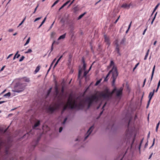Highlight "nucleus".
Returning <instances> with one entry per match:
<instances>
[{"instance_id":"1","label":"nucleus","mask_w":160,"mask_h":160,"mask_svg":"<svg viewBox=\"0 0 160 160\" xmlns=\"http://www.w3.org/2000/svg\"><path fill=\"white\" fill-rule=\"evenodd\" d=\"M111 72H112V86L114 87V88L111 92H110L108 88H106L103 92H102L100 93V96L104 99H109L112 97V94L115 91H116L117 90L116 88L115 87V83L116 81V79L118 75V73L116 67L114 66L112 69L109 71V72L104 79V81H107L108 80V78Z\"/></svg>"},{"instance_id":"2","label":"nucleus","mask_w":160,"mask_h":160,"mask_svg":"<svg viewBox=\"0 0 160 160\" xmlns=\"http://www.w3.org/2000/svg\"><path fill=\"white\" fill-rule=\"evenodd\" d=\"M81 104V103H80L78 105L76 103L75 100H73L72 97L70 96L69 97L67 103L64 105L61 113L62 114L63 113L68 107L71 109L75 108L80 106Z\"/></svg>"},{"instance_id":"3","label":"nucleus","mask_w":160,"mask_h":160,"mask_svg":"<svg viewBox=\"0 0 160 160\" xmlns=\"http://www.w3.org/2000/svg\"><path fill=\"white\" fill-rule=\"evenodd\" d=\"M26 85L20 82L17 83L15 87L14 90H12L14 92L19 93L22 92L25 89Z\"/></svg>"},{"instance_id":"4","label":"nucleus","mask_w":160,"mask_h":160,"mask_svg":"<svg viewBox=\"0 0 160 160\" xmlns=\"http://www.w3.org/2000/svg\"><path fill=\"white\" fill-rule=\"evenodd\" d=\"M97 99V97L96 95H93L91 97L87 98L85 101L88 104V108H89L93 102L95 100Z\"/></svg>"},{"instance_id":"5","label":"nucleus","mask_w":160,"mask_h":160,"mask_svg":"<svg viewBox=\"0 0 160 160\" xmlns=\"http://www.w3.org/2000/svg\"><path fill=\"white\" fill-rule=\"evenodd\" d=\"M94 128V125L91 126L89 128V129L87 131V133L86 134V136L85 137L84 139L83 140L84 141H85V140H86L87 139V138L92 133Z\"/></svg>"},{"instance_id":"6","label":"nucleus","mask_w":160,"mask_h":160,"mask_svg":"<svg viewBox=\"0 0 160 160\" xmlns=\"http://www.w3.org/2000/svg\"><path fill=\"white\" fill-rule=\"evenodd\" d=\"M123 89L121 88L119 89L116 91V96L119 97H120L122 94V91Z\"/></svg>"},{"instance_id":"7","label":"nucleus","mask_w":160,"mask_h":160,"mask_svg":"<svg viewBox=\"0 0 160 160\" xmlns=\"http://www.w3.org/2000/svg\"><path fill=\"white\" fill-rule=\"evenodd\" d=\"M115 45H116L115 48V51L117 52L119 55H120L121 54L119 52V45L117 42H116L115 43Z\"/></svg>"},{"instance_id":"8","label":"nucleus","mask_w":160,"mask_h":160,"mask_svg":"<svg viewBox=\"0 0 160 160\" xmlns=\"http://www.w3.org/2000/svg\"><path fill=\"white\" fill-rule=\"evenodd\" d=\"M105 42L106 43V44L108 45H110V42L109 38L107 37L106 36H104Z\"/></svg>"},{"instance_id":"9","label":"nucleus","mask_w":160,"mask_h":160,"mask_svg":"<svg viewBox=\"0 0 160 160\" xmlns=\"http://www.w3.org/2000/svg\"><path fill=\"white\" fill-rule=\"evenodd\" d=\"M73 12L74 13H76L79 10V7L78 5H77L73 8Z\"/></svg>"},{"instance_id":"10","label":"nucleus","mask_w":160,"mask_h":160,"mask_svg":"<svg viewBox=\"0 0 160 160\" xmlns=\"http://www.w3.org/2000/svg\"><path fill=\"white\" fill-rule=\"evenodd\" d=\"M82 72V69H81L79 70L78 72V79L80 80L82 78H81V76Z\"/></svg>"},{"instance_id":"11","label":"nucleus","mask_w":160,"mask_h":160,"mask_svg":"<svg viewBox=\"0 0 160 160\" xmlns=\"http://www.w3.org/2000/svg\"><path fill=\"white\" fill-rule=\"evenodd\" d=\"M70 0H69L68 1H67L65 3H64L59 9V10L60 11L61 9H62L65 6L67 5L70 2Z\"/></svg>"},{"instance_id":"12","label":"nucleus","mask_w":160,"mask_h":160,"mask_svg":"<svg viewBox=\"0 0 160 160\" xmlns=\"http://www.w3.org/2000/svg\"><path fill=\"white\" fill-rule=\"evenodd\" d=\"M121 7L128 9H129V7L128 6V5L126 3L123 4L122 5Z\"/></svg>"},{"instance_id":"13","label":"nucleus","mask_w":160,"mask_h":160,"mask_svg":"<svg viewBox=\"0 0 160 160\" xmlns=\"http://www.w3.org/2000/svg\"><path fill=\"white\" fill-rule=\"evenodd\" d=\"M40 124V121H38L36 123L33 127L32 128L33 129H35V128L38 126Z\"/></svg>"},{"instance_id":"14","label":"nucleus","mask_w":160,"mask_h":160,"mask_svg":"<svg viewBox=\"0 0 160 160\" xmlns=\"http://www.w3.org/2000/svg\"><path fill=\"white\" fill-rule=\"evenodd\" d=\"M126 39L125 37H123V38L122 39L120 43L121 44L125 45V42H126Z\"/></svg>"},{"instance_id":"15","label":"nucleus","mask_w":160,"mask_h":160,"mask_svg":"<svg viewBox=\"0 0 160 160\" xmlns=\"http://www.w3.org/2000/svg\"><path fill=\"white\" fill-rule=\"evenodd\" d=\"M66 33L60 36L59 38L58 39V40H59L61 39H63L65 37Z\"/></svg>"},{"instance_id":"16","label":"nucleus","mask_w":160,"mask_h":160,"mask_svg":"<svg viewBox=\"0 0 160 160\" xmlns=\"http://www.w3.org/2000/svg\"><path fill=\"white\" fill-rule=\"evenodd\" d=\"M62 55L58 59V60H57V62H56L54 66V67H53V68H54L57 65V64L58 63V62H59V61L62 58Z\"/></svg>"},{"instance_id":"17","label":"nucleus","mask_w":160,"mask_h":160,"mask_svg":"<svg viewBox=\"0 0 160 160\" xmlns=\"http://www.w3.org/2000/svg\"><path fill=\"white\" fill-rule=\"evenodd\" d=\"M40 68V66L39 65H38L36 68L35 71H34V72L35 73L38 72Z\"/></svg>"},{"instance_id":"18","label":"nucleus","mask_w":160,"mask_h":160,"mask_svg":"<svg viewBox=\"0 0 160 160\" xmlns=\"http://www.w3.org/2000/svg\"><path fill=\"white\" fill-rule=\"evenodd\" d=\"M153 95H154L153 92H150V93H149V96H148V98H150V99H151L152 97H153Z\"/></svg>"},{"instance_id":"19","label":"nucleus","mask_w":160,"mask_h":160,"mask_svg":"<svg viewBox=\"0 0 160 160\" xmlns=\"http://www.w3.org/2000/svg\"><path fill=\"white\" fill-rule=\"evenodd\" d=\"M46 18H47V17H46L44 20H43V21H42V22L41 24L39 26V27H38V28H40V27H41L43 25V24L44 23V22H45L46 19Z\"/></svg>"},{"instance_id":"20","label":"nucleus","mask_w":160,"mask_h":160,"mask_svg":"<svg viewBox=\"0 0 160 160\" xmlns=\"http://www.w3.org/2000/svg\"><path fill=\"white\" fill-rule=\"evenodd\" d=\"M86 12H84L83 13L80 15L78 18V20H79L81 19L86 14Z\"/></svg>"},{"instance_id":"21","label":"nucleus","mask_w":160,"mask_h":160,"mask_svg":"<svg viewBox=\"0 0 160 160\" xmlns=\"http://www.w3.org/2000/svg\"><path fill=\"white\" fill-rule=\"evenodd\" d=\"M160 4L159 3H158L156 6V7H155V8H154V10H153V11L151 14V15H152L153 14V13H154V12H155V11L156 10V9L158 7V6H159Z\"/></svg>"},{"instance_id":"22","label":"nucleus","mask_w":160,"mask_h":160,"mask_svg":"<svg viewBox=\"0 0 160 160\" xmlns=\"http://www.w3.org/2000/svg\"><path fill=\"white\" fill-rule=\"evenodd\" d=\"M149 51V50L148 49V50L147 51V53H146V55H145V57L144 58V60H146L147 59V57H148V55Z\"/></svg>"},{"instance_id":"23","label":"nucleus","mask_w":160,"mask_h":160,"mask_svg":"<svg viewBox=\"0 0 160 160\" xmlns=\"http://www.w3.org/2000/svg\"><path fill=\"white\" fill-rule=\"evenodd\" d=\"M11 95V93L10 92H8V93L5 94L3 95V96L4 97H9Z\"/></svg>"},{"instance_id":"24","label":"nucleus","mask_w":160,"mask_h":160,"mask_svg":"<svg viewBox=\"0 0 160 160\" xmlns=\"http://www.w3.org/2000/svg\"><path fill=\"white\" fill-rule=\"evenodd\" d=\"M52 89V88H50L48 90V93H47V94L46 97H48L49 96V94L51 92Z\"/></svg>"},{"instance_id":"25","label":"nucleus","mask_w":160,"mask_h":160,"mask_svg":"<svg viewBox=\"0 0 160 160\" xmlns=\"http://www.w3.org/2000/svg\"><path fill=\"white\" fill-rule=\"evenodd\" d=\"M30 38L29 37L28 39V40H27L26 42L25 43V44L24 45V46H26V45H27V44H28L29 42V41H30Z\"/></svg>"},{"instance_id":"26","label":"nucleus","mask_w":160,"mask_h":160,"mask_svg":"<svg viewBox=\"0 0 160 160\" xmlns=\"http://www.w3.org/2000/svg\"><path fill=\"white\" fill-rule=\"evenodd\" d=\"M40 139V138H38L37 139V140L36 141V144L35 145H33V146H34V148H35V146H36V145L38 144V143Z\"/></svg>"},{"instance_id":"27","label":"nucleus","mask_w":160,"mask_h":160,"mask_svg":"<svg viewBox=\"0 0 160 160\" xmlns=\"http://www.w3.org/2000/svg\"><path fill=\"white\" fill-rule=\"evenodd\" d=\"M49 109L51 112H53L55 109L54 107H50L49 108Z\"/></svg>"},{"instance_id":"28","label":"nucleus","mask_w":160,"mask_h":160,"mask_svg":"<svg viewBox=\"0 0 160 160\" xmlns=\"http://www.w3.org/2000/svg\"><path fill=\"white\" fill-rule=\"evenodd\" d=\"M59 0H57L52 5V7H54L56 4H57L59 2Z\"/></svg>"},{"instance_id":"29","label":"nucleus","mask_w":160,"mask_h":160,"mask_svg":"<svg viewBox=\"0 0 160 160\" xmlns=\"http://www.w3.org/2000/svg\"><path fill=\"white\" fill-rule=\"evenodd\" d=\"M114 65V62L112 61H111V62H110V67L112 66H113V67L114 66L115 67Z\"/></svg>"},{"instance_id":"30","label":"nucleus","mask_w":160,"mask_h":160,"mask_svg":"<svg viewBox=\"0 0 160 160\" xmlns=\"http://www.w3.org/2000/svg\"><path fill=\"white\" fill-rule=\"evenodd\" d=\"M88 71H86L84 72L83 75L82 76V77H85L86 76V75L88 73Z\"/></svg>"},{"instance_id":"31","label":"nucleus","mask_w":160,"mask_h":160,"mask_svg":"<svg viewBox=\"0 0 160 160\" xmlns=\"http://www.w3.org/2000/svg\"><path fill=\"white\" fill-rule=\"evenodd\" d=\"M32 52V50L31 49H29L28 51L25 52V53H30Z\"/></svg>"},{"instance_id":"32","label":"nucleus","mask_w":160,"mask_h":160,"mask_svg":"<svg viewBox=\"0 0 160 160\" xmlns=\"http://www.w3.org/2000/svg\"><path fill=\"white\" fill-rule=\"evenodd\" d=\"M24 58H25V57L24 56H22L21 57L20 59H19V61L20 62H22V61L24 59Z\"/></svg>"},{"instance_id":"33","label":"nucleus","mask_w":160,"mask_h":160,"mask_svg":"<svg viewBox=\"0 0 160 160\" xmlns=\"http://www.w3.org/2000/svg\"><path fill=\"white\" fill-rule=\"evenodd\" d=\"M71 58L72 56L70 55H69L68 61L70 63L71 62Z\"/></svg>"},{"instance_id":"34","label":"nucleus","mask_w":160,"mask_h":160,"mask_svg":"<svg viewBox=\"0 0 160 160\" xmlns=\"http://www.w3.org/2000/svg\"><path fill=\"white\" fill-rule=\"evenodd\" d=\"M67 119H68L67 118H66L64 119V121H63V122H62V124H64L65 123L66 121L67 120Z\"/></svg>"},{"instance_id":"35","label":"nucleus","mask_w":160,"mask_h":160,"mask_svg":"<svg viewBox=\"0 0 160 160\" xmlns=\"http://www.w3.org/2000/svg\"><path fill=\"white\" fill-rule=\"evenodd\" d=\"M19 52V51H18L15 54L14 57H13V60H14L16 58V56L18 54V53Z\"/></svg>"},{"instance_id":"36","label":"nucleus","mask_w":160,"mask_h":160,"mask_svg":"<svg viewBox=\"0 0 160 160\" xmlns=\"http://www.w3.org/2000/svg\"><path fill=\"white\" fill-rule=\"evenodd\" d=\"M56 58H55L53 60V61H52V63H51V65L50 66H51V67H52V65L53 64V63L55 62V61H56Z\"/></svg>"},{"instance_id":"37","label":"nucleus","mask_w":160,"mask_h":160,"mask_svg":"<svg viewBox=\"0 0 160 160\" xmlns=\"http://www.w3.org/2000/svg\"><path fill=\"white\" fill-rule=\"evenodd\" d=\"M26 18H25L23 20H22V21L19 24V25L18 26V27H19L20 26H21L22 23H23V22H24L25 19Z\"/></svg>"},{"instance_id":"38","label":"nucleus","mask_w":160,"mask_h":160,"mask_svg":"<svg viewBox=\"0 0 160 160\" xmlns=\"http://www.w3.org/2000/svg\"><path fill=\"white\" fill-rule=\"evenodd\" d=\"M139 63H137L135 66V67L133 69V71H134V70L136 69V68H137V66H138V65H139Z\"/></svg>"},{"instance_id":"39","label":"nucleus","mask_w":160,"mask_h":160,"mask_svg":"<svg viewBox=\"0 0 160 160\" xmlns=\"http://www.w3.org/2000/svg\"><path fill=\"white\" fill-rule=\"evenodd\" d=\"M42 17H39V18H36L34 21V22H35L39 20H40V19H41V18Z\"/></svg>"},{"instance_id":"40","label":"nucleus","mask_w":160,"mask_h":160,"mask_svg":"<svg viewBox=\"0 0 160 160\" xmlns=\"http://www.w3.org/2000/svg\"><path fill=\"white\" fill-rule=\"evenodd\" d=\"M75 0H73L70 3V4L68 5V8L74 2Z\"/></svg>"},{"instance_id":"41","label":"nucleus","mask_w":160,"mask_h":160,"mask_svg":"<svg viewBox=\"0 0 160 160\" xmlns=\"http://www.w3.org/2000/svg\"><path fill=\"white\" fill-rule=\"evenodd\" d=\"M24 80V81L27 82H29L30 81L29 79V78H25Z\"/></svg>"},{"instance_id":"42","label":"nucleus","mask_w":160,"mask_h":160,"mask_svg":"<svg viewBox=\"0 0 160 160\" xmlns=\"http://www.w3.org/2000/svg\"><path fill=\"white\" fill-rule=\"evenodd\" d=\"M155 138H154L153 139V142L152 145L150 147L149 149L151 148L154 145L155 143Z\"/></svg>"},{"instance_id":"43","label":"nucleus","mask_w":160,"mask_h":160,"mask_svg":"<svg viewBox=\"0 0 160 160\" xmlns=\"http://www.w3.org/2000/svg\"><path fill=\"white\" fill-rule=\"evenodd\" d=\"M155 65H154V66L152 70V73H153V74L154 73V71H155Z\"/></svg>"},{"instance_id":"44","label":"nucleus","mask_w":160,"mask_h":160,"mask_svg":"<svg viewBox=\"0 0 160 160\" xmlns=\"http://www.w3.org/2000/svg\"><path fill=\"white\" fill-rule=\"evenodd\" d=\"M86 64L85 63H84L83 64V69L84 70H85V69H86Z\"/></svg>"},{"instance_id":"45","label":"nucleus","mask_w":160,"mask_h":160,"mask_svg":"<svg viewBox=\"0 0 160 160\" xmlns=\"http://www.w3.org/2000/svg\"><path fill=\"white\" fill-rule=\"evenodd\" d=\"M100 83V81H98L95 84V86L98 85L99 83Z\"/></svg>"},{"instance_id":"46","label":"nucleus","mask_w":160,"mask_h":160,"mask_svg":"<svg viewBox=\"0 0 160 160\" xmlns=\"http://www.w3.org/2000/svg\"><path fill=\"white\" fill-rule=\"evenodd\" d=\"M63 129V128L62 127H60L59 128V132H61Z\"/></svg>"},{"instance_id":"47","label":"nucleus","mask_w":160,"mask_h":160,"mask_svg":"<svg viewBox=\"0 0 160 160\" xmlns=\"http://www.w3.org/2000/svg\"><path fill=\"white\" fill-rule=\"evenodd\" d=\"M143 140V139H142V141H141L140 143V144L139 145V150H140V147H141V145L142 143V142Z\"/></svg>"},{"instance_id":"48","label":"nucleus","mask_w":160,"mask_h":160,"mask_svg":"<svg viewBox=\"0 0 160 160\" xmlns=\"http://www.w3.org/2000/svg\"><path fill=\"white\" fill-rule=\"evenodd\" d=\"M55 34V32H52L51 34V37H52Z\"/></svg>"},{"instance_id":"49","label":"nucleus","mask_w":160,"mask_h":160,"mask_svg":"<svg viewBox=\"0 0 160 160\" xmlns=\"http://www.w3.org/2000/svg\"><path fill=\"white\" fill-rule=\"evenodd\" d=\"M148 141L147 140V142L145 143L144 146V148H146L148 145Z\"/></svg>"},{"instance_id":"50","label":"nucleus","mask_w":160,"mask_h":160,"mask_svg":"<svg viewBox=\"0 0 160 160\" xmlns=\"http://www.w3.org/2000/svg\"><path fill=\"white\" fill-rule=\"evenodd\" d=\"M13 55V54H10L7 57V59H8L10 57L12 56Z\"/></svg>"},{"instance_id":"51","label":"nucleus","mask_w":160,"mask_h":160,"mask_svg":"<svg viewBox=\"0 0 160 160\" xmlns=\"http://www.w3.org/2000/svg\"><path fill=\"white\" fill-rule=\"evenodd\" d=\"M153 75H154V74L152 73L151 78V79H150V82L152 81V79Z\"/></svg>"},{"instance_id":"52","label":"nucleus","mask_w":160,"mask_h":160,"mask_svg":"<svg viewBox=\"0 0 160 160\" xmlns=\"http://www.w3.org/2000/svg\"><path fill=\"white\" fill-rule=\"evenodd\" d=\"M153 75H154V74L152 73L151 78V79H150V82L152 81V79Z\"/></svg>"},{"instance_id":"53","label":"nucleus","mask_w":160,"mask_h":160,"mask_svg":"<svg viewBox=\"0 0 160 160\" xmlns=\"http://www.w3.org/2000/svg\"><path fill=\"white\" fill-rule=\"evenodd\" d=\"M5 67V66H3V67H2V68H1V70H0V72L3 70L4 69Z\"/></svg>"},{"instance_id":"54","label":"nucleus","mask_w":160,"mask_h":160,"mask_svg":"<svg viewBox=\"0 0 160 160\" xmlns=\"http://www.w3.org/2000/svg\"><path fill=\"white\" fill-rule=\"evenodd\" d=\"M157 12H156V13L155 14V15H154V18H153V19H152V20H153V21H154V20H155V17H156V15H157Z\"/></svg>"},{"instance_id":"55","label":"nucleus","mask_w":160,"mask_h":160,"mask_svg":"<svg viewBox=\"0 0 160 160\" xmlns=\"http://www.w3.org/2000/svg\"><path fill=\"white\" fill-rule=\"evenodd\" d=\"M132 5H133V4L132 3H130L128 5V6L129 7V8H130V6H132Z\"/></svg>"},{"instance_id":"56","label":"nucleus","mask_w":160,"mask_h":160,"mask_svg":"<svg viewBox=\"0 0 160 160\" xmlns=\"http://www.w3.org/2000/svg\"><path fill=\"white\" fill-rule=\"evenodd\" d=\"M28 135H29V133H27L26 134H25L24 136H23V137H24L25 136H27L28 137Z\"/></svg>"},{"instance_id":"57","label":"nucleus","mask_w":160,"mask_h":160,"mask_svg":"<svg viewBox=\"0 0 160 160\" xmlns=\"http://www.w3.org/2000/svg\"><path fill=\"white\" fill-rule=\"evenodd\" d=\"M54 22H55V21H54L53 23L52 24V25H51V26L50 27L49 29H51L52 28Z\"/></svg>"},{"instance_id":"58","label":"nucleus","mask_w":160,"mask_h":160,"mask_svg":"<svg viewBox=\"0 0 160 160\" xmlns=\"http://www.w3.org/2000/svg\"><path fill=\"white\" fill-rule=\"evenodd\" d=\"M160 121H159V122L157 124V125L156 128H158V127H159V124H160Z\"/></svg>"},{"instance_id":"59","label":"nucleus","mask_w":160,"mask_h":160,"mask_svg":"<svg viewBox=\"0 0 160 160\" xmlns=\"http://www.w3.org/2000/svg\"><path fill=\"white\" fill-rule=\"evenodd\" d=\"M146 79L145 78V79H144V80L143 85V86H142L143 87H144V85L145 84V83L146 82Z\"/></svg>"},{"instance_id":"60","label":"nucleus","mask_w":160,"mask_h":160,"mask_svg":"<svg viewBox=\"0 0 160 160\" xmlns=\"http://www.w3.org/2000/svg\"><path fill=\"white\" fill-rule=\"evenodd\" d=\"M53 46H52V45L51 47V52H50V53L53 50Z\"/></svg>"},{"instance_id":"61","label":"nucleus","mask_w":160,"mask_h":160,"mask_svg":"<svg viewBox=\"0 0 160 160\" xmlns=\"http://www.w3.org/2000/svg\"><path fill=\"white\" fill-rule=\"evenodd\" d=\"M147 28H146V29H145L144 30V31H143V33H142V34H143V35H144L145 34V32H146V30H147Z\"/></svg>"},{"instance_id":"62","label":"nucleus","mask_w":160,"mask_h":160,"mask_svg":"<svg viewBox=\"0 0 160 160\" xmlns=\"http://www.w3.org/2000/svg\"><path fill=\"white\" fill-rule=\"evenodd\" d=\"M13 31V30L12 29H9L8 30V31L9 32H12V31Z\"/></svg>"},{"instance_id":"63","label":"nucleus","mask_w":160,"mask_h":160,"mask_svg":"<svg viewBox=\"0 0 160 160\" xmlns=\"http://www.w3.org/2000/svg\"><path fill=\"white\" fill-rule=\"evenodd\" d=\"M152 154H153V153H152L149 156V158H148V159H150L151 158V157H152Z\"/></svg>"},{"instance_id":"64","label":"nucleus","mask_w":160,"mask_h":160,"mask_svg":"<svg viewBox=\"0 0 160 160\" xmlns=\"http://www.w3.org/2000/svg\"><path fill=\"white\" fill-rule=\"evenodd\" d=\"M160 86V80H159V81L158 83V87H159Z\"/></svg>"}]
</instances>
